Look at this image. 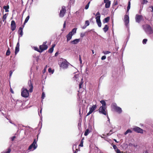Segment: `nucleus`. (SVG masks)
<instances>
[{"label": "nucleus", "instance_id": "nucleus-39", "mask_svg": "<svg viewBox=\"0 0 153 153\" xmlns=\"http://www.w3.org/2000/svg\"><path fill=\"white\" fill-rule=\"evenodd\" d=\"M112 146L115 151L118 149L116 146L115 145H113Z\"/></svg>", "mask_w": 153, "mask_h": 153}, {"label": "nucleus", "instance_id": "nucleus-45", "mask_svg": "<svg viewBox=\"0 0 153 153\" xmlns=\"http://www.w3.org/2000/svg\"><path fill=\"white\" fill-rule=\"evenodd\" d=\"M79 146L81 147H82L83 146V141L82 140H81L80 143L79 145Z\"/></svg>", "mask_w": 153, "mask_h": 153}, {"label": "nucleus", "instance_id": "nucleus-6", "mask_svg": "<svg viewBox=\"0 0 153 153\" xmlns=\"http://www.w3.org/2000/svg\"><path fill=\"white\" fill-rule=\"evenodd\" d=\"M105 107L100 106L99 109V112L106 115L107 114V113L105 110Z\"/></svg>", "mask_w": 153, "mask_h": 153}, {"label": "nucleus", "instance_id": "nucleus-24", "mask_svg": "<svg viewBox=\"0 0 153 153\" xmlns=\"http://www.w3.org/2000/svg\"><path fill=\"white\" fill-rule=\"evenodd\" d=\"M100 102L102 105V106L103 107H105L106 103L105 100H102L100 101Z\"/></svg>", "mask_w": 153, "mask_h": 153}, {"label": "nucleus", "instance_id": "nucleus-58", "mask_svg": "<svg viewBox=\"0 0 153 153\" xmlns=\"http://www.w3.org/2000/svg\"><path fill=\"white\" fill-rule=\"evenodd\" d=\"M65 25H66V22L65 21L64 22V24H63V28H64L65 27Z\"/></svg>", "mask_w": 153, "mask_h": 153}, {"label": "nucleus", "instance_id": "nucleus-49", "mask_svg": "<svg viewBox=\"0 0 153 153\" xmlns=\"http://www.w3.org/2000/svg\"><path fill=\"white\" fill-rule=\"evenodd\" d=\"M116 153H121V151L120 149H118L115 151Z\"/></svg>", "mask_w": 153, "mask_h": 153}, {"label": "nucleus", "instance_id": "nucleus-5", "mask_svg": "<svg viewBox=\"0 0 153 153\" xmlns=\"http://www.w3.org/2000/svg\"><path fill=\"white\" fill-rule=\"evenodd\" d=\"M29 93L28 90L24 87L22 88L21 90V96L24 97L26 98L28 97Z\"/></svg>", "mask_w": 153, "mask_h": 153}, {"label": "nucleus", "instance_id": "nucleus-11", "mask_svg": "<svg viewBox=\"0 0 153 153\" xmlns=\"http://www.w3.org/2000/svg\"><path fill=\"white\" fill-rule=\"evenodd\" d=\"M143 19V16L142 15L138 14L136 15L135 17V21L136 22L140 23Z\"/></svg>", "mask_w": 153, "mask_h": 153}, {"label": "nucleus", "instance_id": "nucleus-16", "mask_svg": "<svg viewBox=\"0 0 153 153\" xmlns=\"http://www.w3.org/2000/svg\"><path fill=\"white\" fill-rule=\"evenodd\" d=\"M19 43L18 42L16 45V46L15 48V54L16 55L18 53L19 51Z\"/></svg>", "mask_w": 153, "mask_h": 153}, {"label": "nucleus", "instance_id": "nucleus-52", "mask_svg": "<svg viewBox=\"0 0 153 153\" xmlns=\"http://www.w3.org/2000/svg\"><path fill=\"white\" fill-rule=\"evenodd\" d=\"M106 58V56H102L101 57V59L102 60H103L105 59Z\"/></svg>", "mask_w": 153, "mask_h": 153}, {"label": "nucleus", "instance_id": "nucleus-3", "mask_svg": "<svg viewBox=\"0 0 153 153\" xmlns=\"http://www.w3.org/2000/svg\"><path fill=\"white\" fill-rule=\"evenodd\" d=\"M111 106L119 114H121L122 111V109L121 108L118 106L115 103H113L112 104Z\"/></svg>", "mask_w": 153, "mask_h": 153}, {"label": "nucleus", "instance_id": "nucleus-47", "mask_svg": "<svg viewBox=\"0 0 153 153\" xmlns=\"http://www.w3.org/2000/svg\"><path fill=\"white\" fill-rule=\"evenodd\" d=\"M79 60L80 61V64H82V60L81 56L80 55H79Z\"/></svg>", "mask_w": 153, "mask_h": 153}, {"label": "nucleus", "instance_id": "nucleus-60", "mask_svg": "<svg viewBox=\"0 0 153 153\" xmlns=\"http://www.w3.org/2000/svg\"><path fill=\"white\" fill-rule=\"evenodd\" d=\"M87 27V26H86V25H85L84 26H83L82 27V29H85V28L86 27Z\"/></svg>", "mask_w": 153, "mask_h": 153}, {"label": "nucleus", "instance_id": "nucleus-59", "mask_svg": "<svg viewBox=\"0 0 153 153\" xmlns=\"http://www.w3.org/2000/svg\"><path fill=\"white\" fill-rule=\"evenodd\" d=\"M107 118L108 119V121L109 123H110V120L108 115L107 116Z\"/></svg>", "mask_w": 153, "mask_h": 153}, {"label": "nucleus", "instance_id": "nucleus-33", "mask_svg": "<svg viewBox=\"0 0 153 153\" xmlns=\"http://www.w3.org/2000/svg\"><path fill=\"white\" fill-rule=\"evenodd\" d=\"M89 133V130L88 129H87L86 130L85 133L84 135L85 136H87Z\"/></svg>", "mask_w": 153, "mask_h": 153}, {"label": "nucleus", "instance_id": "nucleus-23", "mask_svg": "<svg viewBox=\"0 0 153 153\" xmlns=\"http://www.w3.org/2000/svg\"><path fill=\"white\" fill-rule=\"evenodd\" d=\"M110 19V17H107L106 18L104 19L103 20V22L104 23L108 22Z\"/></svg>", "mask_w": 153, "mask_h": 153}, {"label": "nucleus", "instance_id": "nucleus-55", "mask_svg": "<svg viewBox=\"0 0 153 153\" xmlns=\"http://www.w3.org/2000/svg\"><path fill=\"white\" fill-rule=\"evenodd\" d=\"M13 74V71L11 70L10 71V72H9V74H10V77L11 76H12V75Z\"/></svg>", "mask_w": 153, "mask_h": 153}, {"label": "nucleus", "instance_id": "nucleus-34", "mask_svg": "<svg viewBox=\"0 0 153 153\" xmlns=\"http://www.w3.org/2000/svg\"><path fill=\"white\" fill-rule=\"evenodd\" d=\"M131 132H132L129 129H128L124 133V134H125V135H126L127 134H128L129 133H131Z\"/></svg>", "mask_w": 153, "mask_h": 153}, {"label": "nucleus", "instance_id": "nucleus-27", "mask_svg": "<svg viewBox=\"0 0 153 153\" xmlns=\"http://www.w3.org/2000/svg\"><path fill=\"white\" fill-rule=\"evenodd\" d=\"M42 108H41V110L40 111V113H39V115L40 117V120L41 121H42Z\"/></svg>", "mask_w": 153, "mask_h": 153}, {"label": "nucleus", "instance_id": "nucleus-63", "mask_svg": "<svg viewBox=\"0 0 153 153\" xmlns=\"http://www.w3.org/2000/svg\"><path fill=\"white\" fill-rule=\"evenodd\" d=\"M104 3H106L108 1H109V0H104Z\"/></svg>", "mask_w": 153, "mask_h": 153}, {"label": "nucleus", "instance_id": "nucleus-31", "mask_svg": "<svg viewBox=\"0 0 153 153\" xmlns=\"http://www.w3.org/2000/svg\"><path fill=\"white\" fill-rule=\"evenodd\" d=\"M4 9L5 10L6 12H8L9 10L8 9H9V6H4L3 7Z\"/></svg>", "mask_w": 153, "mask_h": 153}, {"label": "nucleus", "instance_id": "nucleus-26", "mask_svg": "<svg viewBox=\"0 0 153 153\" xmlns=\"http://www.w3.org/2000/svg\"><path fill=\"white\" fill-rule=\"evenodd\" d=\"M83 78H82L81 79V82L79 85V88H82V84H83Z\"/></svg>", "mask_w": 153, "mask_h": 153}, {"label": "nucleus", "instance_id": "nucleus-53", "mask_svg": "<svg viewBox=\"0 0 153 153\" xmlns=\"http://www.w3.org/2000/svg\"><path fill=\"white\" fill-rule=\"evenodd\" d=\"M148 2V1L147 0H143V4H146Z\"/></svg>", "mask_w": 153, "mask_h": 153}, {"label": "nucleus", "instance_id": "nucleus-17", "mask_svg": "<svg viewBox=\"0 0 153 153\" xmlns=\"http://www.w3.org/2000/svg\"><path fill=\"white\" fill-rule=\"evenodd\" d=\"M73 34L72 33V32H69L68 34L67 35V42L70 41L71 39Z\"/></svg>", "mask_w": 153, "mask_h": 153}, {"label": "nucleus", "instance_id": "nucleus-57", "mask_svg": "<svg viewBox=\"0 0 153 153\" xmlns=\"http://www.w3.org/2000/svg\"><path fill=\"white\" fill-rule=\"evenodd\" d=\"M100 136L101 137V138H103L105 140H106V137H103L101 135H100Z\"/></svg>", "mask_w": 153, "mask_h": 153}, {"label": "nucleus", "instance_id": "nucleus-44", "mask_svg": "<svg viewBox=\"0 0 153 153\" xmlns=\"http://www.w3.org/2000/svg\"><path fill=\"white\" fill-rule=\"evenodd\" d=\"M147 41V39H143V44H146V42Z\"/></svg>", "mask_w": 153, "mask_h": 153}, {"label": "nucleus", "instance_id": "nucleus-51", "mask_svg": "<svg viewBox=\"0 0 153 153\" xmlns=\"http://www.w3.org/2000/svg\"><path fill=\"white\" fill-rule=\"evenodd\" d=\"M15 138H16V136H14L13 137H11L10 138V139H11V140L12 141H13Z\"/></svg>", "mask_w": 153, "mask_h": 153}, {"label": "nucleus", "instance_id": "nucleus-54", "mask_svg": "<svg viewBox=\"0 0 153 153\" xmlns=\"http://www.w3.org/2000/svg\"><path fill=\"white\" fill-rule=\"evenodd\" d=\"M96 16H100V13L99 12H98L97 13H96Z\"/></svg>", "mask_w": 153, "mask_h": 153}, {"label": "nucleus", "instance_id": "nucleus-50", "mask_svg": "<svg viewBox=\"0 0 153 153\" xmlns=\"http://www.w3.org/2000/svg\"><path fill=\"white\" fill-rule=\"evenodd\" d=\"M34 50L35 51H36L39 52V51H40V49L39 50V49L37 47H34Z\"/></svg>", "mask_w": 153, "mask_h": 153}, {"label": "nucleus", "instance_id": "nucleus-1", "mask_svg": "<svg viewBox=\"0 0 153 153\" xmlns=\"http://www.w3.org/2000/svg\"><path fill=\"white\" fill-rule=\"evenodd\" d=\"M143 27L145 32L147 34H151L153 33V30L151 27L148 24L143 25Z\"/></svg>", "mask_w": 153, "mask_h": 153}, {"label": "nucleus", "instance_id": "nucleus-10", "mask_svg": "<svg viewBox=\"0 0 153 153\" xmlns=\"http://www.w3.org/2000/svg\"><path fill=\"white\" fill-rule=\"evenodd\" d=\"M66 11L65 9V7L64 6H62V9L60 11V12L59 14L60 17H63Z\"/></svg>", "mask_w": 153, "mask_h": 153}, {"label": "nucleus", "instance_id": "nucleus-30", "mask_svg": "<svg viewBox=\"0 0 153 153\" xmlns=\"http://www.w3.org/2000/svg\"><path fill=\"white\" fill-rule=\"evenodd\" d=\"M30 18V16H28L25 19V20L24 22V24L25 25V23H27L29 20Z\"/></svg>", "mask_w": 153, "mask_h": 153}, {"label": "nucleus", "instance_id": "nucleus-18", "mask_svg": "<svg viewBox=\"0 0 153 153\" xmlns=\"http://www.w3.org/2000/svg\"><path fill=\"white\" fill-rule=\"evenodd\" d=\"M80 41L79 39H76L72 41H71V42L73 44H76L79 43Z\"/></svg>", "mask_w": 153, "mask_h": 153}, {"label": "nucleus", "instance_id": "nucleus-22", "mask_svg": "<svg viewBox=\"0 0 153 153\" xmlns=\"http://www.w3.org/2000/svg\"><path fill=\"white\" fill-rule=\"evenodd\" d=\"M103 29L105 33H106L108 29V27L107 25H105Z\"/></svg>", "mask_w": 153, "mask_h": 153}, {"label": "nucleus", "instance_id": "nucleus-38", "mask_svg": "<svg viewBox=\"0 0 153 153\" xmlns=\"http://www.w3.org/2000/svg\"><path fill=\"white\" fill-rule=\"evenodd\" d=\"M113 130H110L109 133H107V136H109L111 135L112 133H113Z\"/></svg>", "mask_w": 153, "mask_h": 153}, {"label": "nucleus", "instance_id": "nucleus-15", "mask_svg": "<svg viewBox=\"0 0 153 153\" xmlns=\"http://www.w3.org/2000/svg\"><path fill=\"white\" fill-rule=\"evenodd\" d=\"M47 45H41L39 46L40 51L39 52H42L43 51L46 50L48 48Z\"/></svg>", "mask_w": 153, "mask_h": 153}, {"label": "nucleus", "instance_id": "nucleus-43", "mask_svg": "<svg viewBox=\"0 0 153 153\" xmlns=\"http://www.w3.org/2000/svg\"><path fill=\"white\" fill-rule=\"evenodd\" d=\"M45 97V94L44 92H43L42 93L41 98L42 100H43L44 98Z\"/></svg>", "mask_w": 153, "mask_h": 153}, {"label": "nucleus", "instance_id": "nucleus-29", "mask_svg": "<svg viewBox=\"0 0 153 153\" xmlns=\"http://www.w3.org/2000/svg\"><path fill=\"white\" fill-rule=\"evenodd\" d=\"M10 53V48H8V49L7 51L6 54L7 56H9Z\"/></svg>", "mask_w": 153, "mask_h": 153}, {"label": "nucleus", "instance_id": "nucleus-20", "mask_svg": "<svg viewBox=\"0 0 153 153\" xmlns=\"http://www.w3.org/2000/svg\"><path fill=\"white\" fill-rule=\"evenodd\" d=\"M79 76V75L78 74H75L73 78V80L74 81H77Z\"/></svg>", "mask_w": 153, "mask_h": 153}, {"label": "nucleus", "instance_id": "nucleus-14", "mask_svg": "<svg viewBox=\"0 0 153 153\" xmlns=\"http://www.w3.org/2000/svg\"><path fill=\"white\" fill-rule=\"evenodd\" d=\"M11 28L12 31L15 30L16 28V25L14 20L12 21L11 24Z\"/></svg>", "mask_w": 153, "mask_h": 153}, {"label": "nucleus", "instance_id": "nucleus-2", "mask_svg": "<svg viewBox=\"0 0 153 153\" xmlns=\"http://www.w3.org/2000/svg\"><path fill=\"white\" fill-rule=\"evenodd\" d=\"M37 140L35 139L33 143L29 146L28 148V150L30 151H33L36 149L38 145L37 143V142L38 140V135H37Z\"/></svg>", "mask_w": 153, "mask_h": 153}, {"label": "nucleus", "instance_id": "nucleus-21", "mask_svg": "<svg viewBox=\"0 0 153 153\" xmlns=\"http://www.w3.org/2000/svg\"><path fill=\"white\" fill-rule=\"evenodd\" d=\"M105 4V7L106 8H109L111 4V1H108Z\"/></svg>", "mask_w": 153, "mask_h": 153}, {"label": "nucleus", "instance_id": "nucleus-36", "mask_svg": "<svg viewBox=\"0 0 153 153\" xmlns=\"http://www.w3.org/2000/svg\"><path fill=\"white\" fill-rule=\"evenodd\" d=\"M90 3V1H89L88 2V3L85 6V9L86 10H87V9H88Z\"/></svg>", "mask_w": 153, "mask_h": 153}, {"label": "nucleus", "instance_id": "nucleus-12", "mask_svg": "<svg viewBox=\"0 0 153 153\" xmlns=\"http://www.w3.org/2000/svg\"><path fill=\"white\" fill-rule=\"evenodd\" d=\"M28 85L27 88L29 89V91L30 92H32L33 91V87L31 80L28 81Z\"/></svg>", "mask_w": 153, "mask_h": 153}, {"label": "nucleus", "instance_id": "nucleus-8", "mask_svg": "<svg viewBox=\"0 0 153 153\" xmlns=\"http://www.w3.org/2000/svg\"><path fill=\"white\" fill-rule=\"evenodd\" d=\"M97 106L96 105H93L91 107L89 108V111L87 114V116H88L91 114L97 108Z\"/></svg>", "mask_w": 153, "mask_h": 153}, {"label": "nucleus", "instance_id": "nucleus-25", "mask_svg": "<svg viewBox=\"0 0 153 153\" xmlns=\"http://www.w3.org/2000/svg\"><path fill=\"white\" fill-rule=\"evenodd\" d=\"M131 0H130L128 2V4L127 7V12H128L130 9V5H131V3L130 1Z\"/></svg>", "mask_w": 153, "mask_h": 153}, {"label": "nucleus", "instance_id": "nucleus-19", "mask_svg": "<svg viewBox=\"0 0 153 153\" xmlns=\"http://www.w3.org/2000/svg\"><path fill=\"white\" fill-rule=\"evenodd\" d=\"M23 27H20L19 28V34L20 35V37L22 36L23 35Z\"/></svg>", "mask_w": 153, "mask_h": 153}, {"label": "nucleus", "instance_id": "nucleus-62", "mask_svg": "<svg viewBox=\"0 0 153 153\" xmlns=\"http://www.w3.org/2000/svg\"><path fill=\"white\" fill-rule=\"evenodd\" d=\"M46 43H47L46 42H44L43 44L42 45H46Z\"/></svg>", "mask_w": 153, "mask_h": 153}, {"label": "nucleus", "instance_id": "nucleus-61", "mask_svg": "<svg viewBox=\"0 0 153 153\" xmlns=\"http://www.w3.org/2000/svg\"><path fill=\"white\" fill-rule=\"evenodd\" d=\"M117 4H118V3H117V1H116L114 2V5H117Z\"/></svg>", "mask_w": 153, "mask_h": 153}, {"label": "nucleus", "instance_id": "nucleus-56", "mask_svg": "<svg viewBox=\"0 0 153 153\" xmlns=\"http://www.w3.org/2000/svg\"><path fill=\"white\" fill-rule=\"evenodd\" d=\"M115 49H116V51H117L118 49L119 48V47L116 45V44L115 43Z\"/></svg>", "mask_w": 153, "mask_h": 153}, {"label": "nucleus", "instance_id": "nucleus-37", "mask_svg": "<svg viewBox=\"0 0 153 153\" xmlns=\"http://www.w3.org/2000/svg\"><path fill=\"white\" fill-rule=\"evenodd\" d=\"M86 26H88L89 25V22L88 20H86L85 22V25Z\"/></svg>", "mask_w": 153, "mask_h": 153}, {"label": "nucleus", "instance_id": "nucleus-32", "mask_svg": "<svg viewBox=\"0 0 153 153\" xmlns=\"http://www.w3.org/2000/svg\"><path fill=\"white\" fill-rule=\"evenodd\" d=\"M11 151V149L10 148H9L7 149V151L3 152L1 153H10Z\"/></svg>", "mask_w": 153, "mask_h": 153}, {"label": "nucleus", "instance_id": "nucleus-7", "mask_svg": "<svg viewBox=\"0 0 153 153\" xmlns=\"http://www.w3.org/2000/svg\"><path fill=\"white\" fill-rule=\"evenodd\" d=\"M132 129L133 131L136 132L140 133L141 134L143 133V130L138 127L135 126L132 128Z\"/></svg>", "mask_w": 153, "mask_h": 153}, {"label": "nucleus", "instance_id": "nucleus-9", "mask_svg": "<svg viewBox=\"0 0 153 153\" xmlns=\"http://www.w3.org/2000/svg\"><path fill=\"white\" fill-rule=\"evenodd\" d=\"M124 19L125 25L126 27L128 28L129 27V25L128 24L129 23V16L127 15H125L124 16Z\"/></svg>", "mask_w": 153, "mask_h": 153}, {"label": "nucleus", "instance_id": "nucleus-42", "mask_svg": "<svg viewBox=\"0 0 153 153\" xmlns=\"http://www.w3.org/2000/svg\"><path fill=\"white\" fill-rule=\"evenodd\" d=\"M86 32H85L84 33H81L80 34V37L82 38L84 36H85V35Z\"/></svg>", "mask_w": 153, "mask_h": 153}, {"label": "nucleus", "instance_id": "nucleus-48", "mask_svg": "<svg viewBox=\"0 0 153 153\" xmlns=\"http://www.w3.org/2000/svg\"><path fill=\"white\" fill-rule=\"evenodd\" d=\"M149 8H150L151 9V10H150V11L151 12H153V6H150L149 7Z\"/></svg>", "mask_w": 153, "mask_h": 153}, {"label": "nucleus", "instance_id": "nucleus-4", "mask_svg": "<svg viewBox=\"0 0 153 153\" xmlns=\"http://www.w3.org/2000/svg\"><path fill=\"white\" fill-rule=\"evenodd\" d=\"M69 64V63L65 59H63L60 67L63 69H66L68 68Z\"/></svg>", "mask_w": 153, "mask_h": 153}, {"label": "nucleus", "instance_id": "nucleus-41", "mask_svg": "<svg viewBox=\"0 0 153 153\" xmlns=\"http://www.w3.org/2000/svg\"><path fill=\"white\" fill-rule=\"evenodd\" d=\"M53 51V48H51L48 50V52L50 53H52Z\"/></svg>", "mask_w": 153, "mask_h": 153}, {"label": "nucleus", "instance_id": "nucleus-13", "mask_svg": "<svg viewBox=\"0 0 153 153\" xmlns=\"http://www.w3.org/2000/svg\"><path fill=\"white\" fill-rule=\"evenodd\" d=\"M100 16H97L96 17V19L97 23L98 26L99 27H100L101 26V23L100 21Z\"/></svg>", "mask_w": 153, "mask_h": 153}, {"label": "nucleus", "instance_id": "nucleus-35", "mask_svg": "<svg viewBox=\"0 0 153 153\" xmlns=\"http://www.w3.org/2000/svg\"><path fill=\"white\" fill-rule=\"evenodd\" d=\"M54 70H52L51 68H49L48 69V71L50 73H51L53 74L54 72Z\"/></svg>", "mask_w": 153, "mask_h": 153}, {"label": "nucleus", "instance_id": "nucleus-46", "mask_svg": "<svg viewBox=\"0 0 153 153\" xmlns=\"http://www.w3.org/2000/svg\"><path fill=\"white\" fill-rule=\"evenodd\" d=\"M103 53L105 54H107L110 53V52L108 51H104Z\"/></svg>", "mask_w": 153, "mask_h": 153}, {"label": "nucleus", "instance_id": "nucleus-64", "mask_svg": "<svg viewBox=\"0 0 153 153\" xmlns=\"http://www.w3.org/2000/svg\"><path fill=\"white\" fill-rule=\"evenodd\" d=\"M55 45L54 44L52 45V46L51 48H53V49L55 47Z\"/></svg>", "mask_w": 153, "mask_h": 153}, {"label": "nucleus", "instance_id": "nucleus-40", "mask_svg": "<svg viewBox=\"0 0 153 153\" xmlns=\"http://www.w3.org/2000/svg\"><path fill=\"white\" fill-rule=\"evenodd\" d=\"M6 14H5L3 16V18L2 19V21L4 22V21L7 18V16H6Z\"/></svg>", "mask_w": 153, "mask_h": 153}, {"label": "nucleus", "instance_id": "nucleus-28", "mask_svg": "<svg viewBox=\"0 0 153 153\" xmlns=\"http://www.w3.org/2000/svg\"><path fill=\"white\" fill-rule=\"evenodd\" d=\"M76 30H77V28H74L72 30V31H70V32H72V33L73 34V35H74L76 33Z\"/></svg>", "mask_w": 153, "mask_h": 153}]
</instances>
